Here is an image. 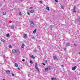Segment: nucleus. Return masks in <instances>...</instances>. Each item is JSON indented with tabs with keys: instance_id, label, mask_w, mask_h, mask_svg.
Returning a JSON list of instances; mask_svg holds the SVG:
<instances>
[{
	"instance_id": "f257e3e1",
	"label": "nucleus",
	"mask_w": 80,
	"mask_h": 80,
	"mask_svg": "<svg viewBox=\"0 0 80 80\" xmlns=\"http://www.w3.org/2000/svg\"><path fill=\"white\" fill-rule=\"evenodd\" d=\"M30 25L31 27H34V23H33L32 20H30Z\"/></svg>"
},
{
	"instance_id": "39448f33",
	"label": "nucleus",
	"mask_w": 80,
	"mask_h": 80,
	"mask_svg": "<svg viewBox=\"0 0 80 80\" xmlns=\"http://www.w3.org/2000/svg\"><path fill=\"white\" fill-rule=\"evenodd\" d=\"M54 59L56 60H58V58L56 56H54L53 57Z\"/></svg>"
},
{
	"instance_id": "a19ab883",
	"label": "nucleus",
	"mask_w": 80,
	"mask_h": 80,
	"mask_svg": "<svg viewBox=\"0 0 80 80\" xmlns=\"http://www.w3.org/2000/svg\"><path fill=\"white\" fill-rule=\"evenodd\" d=\"M45 62L46 63H47V60L45 61Z\"/></svg>"
},
{
	"instance_id": "c756f323",
	"label": "nucleus",
	"mask_w": 80,
	"mask_h": 80,
	"mask_svg": "<svg viewBox=\"0 0 80 80\" xmlns=\"http://www.w3.org/2000/svg\"><path fill=\"white\" fill-rule=\"evenodd\" d=\"M34 52H37V50H34Z\"/></svg>"
},
{
	"instance_id": "6ab92c4d",
	"label": "nucleus",
	"mask_w": 80,
	"mask_h": 80,
	"mask_svg": "<svg viewBox=\"0 0 80 80\" xmlns=\"http://www.w3.org/2000/svg\"><path fill=\"white\" fill-rule=\"evenodd\" d=\"M48 68H45V71H46V72H47L48 71Z\"/></svg>"
},
{
	"instance_id": "6e6552de",
	"label": "nucleus",
	"mask_w": 80,
	"mask_h": 80,
	"mask_svg": "<svg viewBox=\"0 0 80 80\" xmlns=\"http://www.w3.org/2000/svg\"><path fill=\"white\" fill-rule=\"evenodd\" d=\"M17 53V55H19L20 53V51H19L18 50H17L16 51Z\"/></svg>"
},
{
	"instance_id": "37998d69",
	"label": "nucleus",
	"mask_w": 80,
	"mask_h": 80,
	"mask_svg": "<svg viewBox=\"0 0 80 80\" xmlns=\"http://www.w3.org/2000/svg\"><path fill=\"white\" fill-rule=\"evenodd\" d=\"M32 38H35V37H32Z\"/></svg>"
},
{
	"instance_id": "0eeeda50",
	"label": "nucleus",
	"mask_w": 80,
	"mask_h": 80,
	"mask_svg": "<svg viewBox=\"0 0 80 80\" xmlns=\"http://www.w3.org/2000/svg\"><path fill=\"white\" fill-rule=\"evenodd\" d=\"M23 38L24 39H25L26 38H27V35L25 34L24 35Z\"/></svg>"
},
{
	"instance_id": "b1692460",
	"label": "nucleus",
	"mask_w": 80,
	"mask_h": 80,
	"mask_svg": "<svg viewBox=\"0 0 80 80\" xmlns=\"http://www.w3.org/2000/svg\"><path fill=\"white\" fill-rule=\"evenodd\" d=\"M30 63H31V64H33V62L31 60L30 61Z\"/></svg>"
},
{
	"instance_id": "ddd939ff",
	"label": "nucleus",
	"mask_w": 80,
	"mask_h": 80,
	"mask_svg": "<svg viewBox=\"0 0 80 80\" xmlns=\"http://www.w3.org/2000/svg\"><path fill=\"white\" fill-rule=\"evenodd\" d=\"M51 80H57V78H51Z\"/></svg>"
},
{
	"instance_id": "c03bdc74",
	"label": "nucleus",
	"mask_w": 80,
	"mask_h": 80,
	"mask_svg": "<svg viewBox=\"0 0 80 80\" xmlns=\"http://www.w3.org/2000/svg\"><path fill=\"white\" fill-rule=\"evenodd\" d=\"M18 70H20V68H18Z\"/></svg>"
},
{
	"instance_id": "f8f14e48",
	"label": "nucleus",
	"mask_w": 80,
	"mask_h": 80,
	"mask_svg": "<svg viewBox=\"0 0 80 80\" xmlns=\"http://www.w3.org/2000/svg\"><path fill=\"white\" fill-rule=\"evenodd\" d=\"M34 10H31L30 11V13H34Z\"/></svg>"
},
{
	"instance_id": "aec40b11",
	"label": "nucleus",
	"mask_w": 80,
	"mask_h": 80,
	"mask_svg": "<svg viewBox=\"0 0 80 80\" xmlns=\"http://www.w3.org/2000/svg\"><path fill=\"white\" fill-rule=\"evenodd\" d=\"M15 66L16 67H18V64L17 63H15Z\"/></svg>"
},
{
	"instance_id": "9d476101",
	"label": "nucleus",
	"mask_w": 80,
	"mask_h": 80,
	"mask_svg": "<svg viewBox=\"0 0 80 80\" xmlns=\"http://www.w3.org/2000/svg\"><path fill=\"white\" fill-rule=\"evenodd\" d=\"M46 9L47 10H48V11H49V10H50V8H49V7H48V6L46 7Z\"/></svg>"
},
{
	"instance_id": "4be33fe9",
	"label": "nucleus",
	"mask_w": 80,
	"mask_h": 80,
	"mask_svg": "<svg viewBox=\"0 0 80 80\" xmlns=\"http://www.w3.org/2000/svg\"><path fill=\"white\" fill-rule=\"evenodd\" d=\"M69 45H70V43H69L68 42L67 43L66 46H69Z\"/></svg>"
},
{
	"instance_id": "bb28decb",
	"label": "nucleus",
	"mask_w": 80,
	"mask_h": 80,
	"mask_svg": "<svg viewBox=\"0 0 80 80\" xmlns=\"http://www.w3.org/2000/svg\"><path fill=\"white\" fill-rule=\"evenodd\" d=\"M9 34H7L6 36H7V37H9Z\"/></svg>"
},
{
	"instance_id": "e433bc0d",
	"label": "nucleus",
	"mask_w": 80,
	"mask_h": 80,
	"mask_svg": "<svg viewBox=\"0 0 80 80\" xmlns=\"http://www.w3.org/2000/svg\"><path fill=\"white\" fill-rule=\"evenodd\" d=\"M32 8H33V7H31L29 8V9H30V10H31V9H32Z\"/></svg>"
},
{
	"instance_id": "1a4fd4ad",
	"label": "nucleus",
	"mask_w": 80,
	"mask_h": 80,
	"mask_svg": "<svg viewBox=\"0 0 80 80\" xmlns=\"http://www.w3.org/2000/svg\"><path fill=\"white\" fill-rule=\"evenodd\" d=\"M12 52L13 53H16V50H15V49H13L12 50Z\"/></svg>"
},
{
	"instance_id": "de8ad7c7",
	"label": "nucleus",
	"mask_w": 80,
	"mask_h": 80,
	"mask_svg": "<svg viewBox=\"0 0 80 80\" xmlns=\"http://www.w3.org/2000/svg\"><path fill=\"white\" fill-rule=\"evenodd\" d=\"M3 80H5V79H3Z\"/></svg>"
},
{
	"instance_id": "c85d7f7f",
	"label": "nucleus",
	"mask_w": 80,
	"mask_h": 80,
	"mask_svg": "<svg viewBox=\"0 0 80 80\" xmlns=\"http://www.w3.org/2000/svg\"><path fill=\"white\" fill-rule=\"evenodd\" d=\"M55 1L56 2H57L58 3V0H55Z\"/></svg>"
},
{
	"instance_id": "4c0bfd02",
	"label": "nucleus",
	"mask_w": 80,
	"mask_h": 80,
	"mask_svg": "<svg viewBox=\"0 0 80 80\" xmlns=\"http://www.w3.org/2000/svg\"><path fill=\"white\" fill-rule=\"evenodd\" d=\"M42 65H44V66H45V64L44 63H43Z\"/></svg>"
},
{
	"instance_id": "f704fd0d",
	"label": "nucleus",
	"mask_w": 80,
	"mask_h": 80,
	"mask_svg": "<svg viewBox=\"0 0 80 80\" xmlns=\"http://www.w3.org/2000/svg\"><path fill=\"white\" fill-rule=\"evenodd\" d=\"M74 45L75 46V47H76V46H77V44H76L75 43H74Z\"/></svg>"
},
{
	"instance_id": "5701e85b",
	"label": "nucleus",
	"mask_w": 80,
	"mask_h": 80,
	"mask_svg": "<svg viewBox=\"0 0 80 80\" xmlns=\"http://www.w3.org/2000/svg\"><path fill=\"white\" fill-rule=\"evenodd\" d=\"M14 27V25H12V26L11 27V28L12 29Z\"/></svg>"
},
{
	"instance_id": "ea45409f",
	"label": "nucleus",
	"mask_w": 80,
	"mask_h": 80,
	"mask_svg": "<svg viewBox=\"0 0 80 80\" xmlns=\"http://www.w3.org/2000/svg\"><path fill=\"white\" fill-rule=\"evenodd\" d=\"M61 67H63V65H61Z\"/></svg>"
},
{
	"instance_id": "72a5a7b5",
	"label": "nucleus",
	"mask_w": 80,
	"mask_h": 80,
	"mask_svg": "<svg viewBox=\"0 0 80 80\" xmlns=\"http://www.w3.org/2000/svg\"><path fill=\"white\" fill-rule=\"evenodd\" d=\"M50 27L51 28H52L53 27V26H52V25L50 26Z\"/></svg>"
},
{
	"instance_id": "79ce46f5",
	"label": "nucleus",
	"mask_w": 80,
	"mask_h": 80,
	"mask_svg": "<svg viewBox=\"0 0 80 80\" xmlns=\"http://www.w3.org/2000/svg\"><path fill=\"white\" fill-rule=\"evenodd\" d=\"M2 7V5L0 4V7Z\"/></svg>"
},
{
	"instance_id": "423d86ee",
	"label": "nucleus",
	"mask_w": 80,
	"mask_h": 80,
	"mask_svg": "<svg viewBox=\"0 0 80 80\" xmlns=\"http://www.w3.org/2000/svg\"><path fill=\"white\" fill-rule=\"evenodd\" d=\"M29 57H30L31 58H33V59H35V56L33 55H30L29 56Z\"/></svg>"
},
{
	"instance_id": "dca6fc26",
	"label": "nucleus",
	"mask_w": 80,
	"mask_h": 80,
	"mask_svg": "<svg viewBox=\"0 0 80 80\" xmlns=\"http://www.w3.org/2000/svg\"><path fill=\"white\" fill-rule=\"evenodd\" d=\"M36 32H37V29H35L34 31L33 32V33H36Z\"/></svg>"
},
{
	"instance_id": "2f4dec72",
	"label": "nucleus",
	"mask_w": 80,
	"mask_h": 80,
	"mask_svg": "<svg viewBox=\"0 0 80 80\" xmlns=\"http://www.w3.org/2000/svg\"><path fill=\"white\" fill-rule=\"evenodd\" d=\"M8 63V62L6 60H5V63Z\"/></svg>"
},
{
	"instance_id": "cd10ccee",
	"label": "nucleus",
	"mask_w": 80,
	"mask_h": 80,
	"mask_svg": "<svg viewBox=\"0 0 80 80\" xmlns=\"http://www.w3.org/2000/svg\"><path fill=\"white\" fill-rule=\"evenodd\" d=\"M61 8H62V9H64V7H63V6H62Z\"/></svg>"
},
{
	"instance_id": "2eb2a0df",
	"label": "nucleus",
	"mask_w": 80,
	"mask_h": 80,
	"mask_svg": "<svg viewBox=\"0 0 80 80\" xmlns=\"http://www.w3.org/2000/svg\"><path fill=\"white\" fill-rule=\"evenodd\" d=\"M1 40L3 42H5V40L2 38L1 39Z\"/></svg>"
},
{
	"instance_id": "49530a36",
	"label": "nucleus",
	"mask_w": 80,
	"mask_h": 80,
	"mask_svg": "<svg viewBox=\"0 0 80 80\" xmlns=\"http://www.w3.org/2000/svg\"><path fill=\"white\" fill-rule=\"evenodd\" d=\"M64 50H66V48H64Z\"/></svg>"
},
{
	"instance_id": "393cba45",
	"label": "nucleus",
	"mask_w": 80,
	"mask_h": 80,
	"mask_svg": "<svg viewBox=\"0 0 80 80\" xmlns=\"http://www.w3.org/2000/svg\"><path fill=\"white\" fill-rule=\"evenodd\" d=\"M19 15H20V16H21L22 15V13H21V12H19Z\"/></svg>"
},
{
	"instance_id": "f03ea898",
	"label": "nucleus",
	"mask_w": 80,
	"mask_h": 80,
	"mask_svg": "<svg viewBox=\"0 0 80 80\" xmlns=\"http://www.w3.org/2000/svg\"><path fill=\"white\" fill-rule=\"evenodd\" d=\"M35 68H36L38 72H40V71H39V70L38 68V67L37 66V63H35Z\"/></svg>"
},
{
	"instance_id": "c9c22d12",
	"label": "nucleus",
	"mask_w": 80,
	"mask_h": 80,
	"mask_svg": "<svg viewBox=\"0 0 80 80\" xmlns=\"http://www.w3.org/2000/svg\"><path fill=\"white\" fill-rule=\"evenodd\" d=\"M39 2L40 3H42V1H39Z\"/></svg>"
},
{
	"instance_id": "58836bf2",
	"label": "nucleus",
	"mask_w": 80,
	"mask_h": 80,
	"mask_svg": "<svg viewBox=\"0 0 80 80\" xmlns=\"http://www.w3.org/2000/svg\"><path fill=\"white\" fill-rule=\"evenodd\" d=\"M22 62H24L25 61V59H22Z\"/></svg>"
},
{
	"instance_id": "7ed1b4c3",
	"label": "nucleus",
	"mask_w": 80,
	"mask_h": 80,
	"mask_svg": "<svg viewBox=\"0 0 80 80\" xmlns=\"http://www.w3.org/2000/svg\"><path fill=\"white\" fill-rule=\"evenodd\" d=\"M76 9V6H74V7L73 8V12H75V13H76V11H75Z\"/></svg>"
},
{
	"instance_id": "a18cd8bd",
	"label": "nucleus",
	"mask_w": 80,
	"mask_h": 80,
	"mask_svg": "<svg viewBox=\"0 0 80 80\" xmlns=\"http://www.w3.org/2000/svg\"><path fill=\"white\" fill-rule=\"evenodd\" d=\"M79 54H80V52H79Z\"/></svg>"
},
{
	"instance_id": "a878e982",
	"label": "nucleus",
	"mask_w": 80,
	"mask_h": 80,
	"mask_svg": "<svg viewBox=\"0 0 80 80\" xmlns=\"http://www.w3.org/2000/svg\"><path fill=\"white\" fill-rule=\"evenodd\" d=\"M78 18L79 19V21H80V16H78Z\"/></svg>"
},
{
	"instance_id": "a211bd4d",
	"label": "nucleus",
	"mask_w": 80,
	"mask_h": 80,
	"mask_svg": "<svg viewBox=\"0 0 80 80\" xmlns=\"http://www.w3.org/2000/svg\"><path fill=\"white\" fill-rule=\"evenodd\" d=\"M8 47L10 48H12V45H10V44L9 45Z\"/></svg>"
},
{
	"instance_id": "473e14b6",
	"label": "nucleus",
	"mask_w": 80,
	"mask_h": 80,
	"mask_svg": "<svg viewBox=\"0 0 80 80\" xmlns=\"http://www.w3.org/2000/svg\"><path fill=\"white\" fill-rule=\"evenodd\" d=\"M27 13L28 15H30V12H27Z\"/></svg>"
},
{
	"instance_id": "20e7f679",
	"label": "nucleus",
	"mask_w": 80,
	"mask_h": 80,
	"mask_svg": "<svg viewBox=\"0 0 80 80\" xmlns=\"http://www.w3.org/2000/svg\"><path fill=\"white\" fill-rule=\"evenodd\" d=\"M77 68V66H75L72 68V70H75Z\"/></svg>"
},
{
	"instance_id": "f3484780",
	"label": "nucleus",
	"mask_w": 80,
	"mask_h": 80,
	"mask_svg": "<svg viewBox=\"0 0 80 80\" xmlns=\"http://www.w3.org/2000/svg\"><path fill=\"white\" fill-rule=\"evenodd\" d=\"M48 68V70H51V69H52V67L51 66L49 67Z\"/></svg>"
},
{
	"instance_id": "9b49d317",
	"label": "nucleus",
	"mask_w": 80,
	"mask_h": 80,
	"mask_svg": "<svg viewBox=\"0 0 80 80\" xmlns=\"http://www.w3.org/2000/svg\"><path fill=\"white\" fill-rule=\"evenodd\" d=\"M25 46V44H22L21 46V48H24V46Z\"/></svg>"
},
{
	"instance_id": "7c9ffc66",
	"label": "nucleus",
	"mask_w": 80,
	"mask_h": 80,
	"mask_svg": "<svg viewBox=\"0 0 80 80\" xmlns=\"http://www.w3.org/2000/svg\"><path fill=\"white\" fill-rule=\"evenodd\" d=\"M12 76H13V77H14V76H15V75H14V74H13V73H12Z\"/></svg>"
},
{
	"instance_id": "4468645a",
	"label": "nucleus",
	"mask_w": 80,
	"mask_h": 80,
	"mask_svg": "<svg viewBox=\"0 0 80 80\" xmlns=\"http://www.w3.org/2000/svg\"><path fill=\"white\" fill-rule=\"evenodd\" d=\"M6 73H7L9 74L10 73V72L9 70H8L6 71Z\"/></svg>"
},
{
	"instance_id": "412c9836",
	"label": "nucleus",
	"mask_w": 80,
	"mask_h": 80,
	"mask_svg": "<svg viewBox=\"0 0 80 80\" xmlns=\"http://www.w3.org/2000/svg\"><path fill=\"white\" fill-rule=\"evenodd\" d=\"M2 14H3V15H6V12H3Z\"/></svg>"
}]
</instances>
